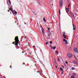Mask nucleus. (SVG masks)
<instances>
[{"mask_svg":"<svg viewBox=\"0 0 78 78\" xmlns=\"http://www.w3.org/2000/svg\"><path fill=\"white\" fill-rule=\"evenodd\" d=\"M71 78H75V77L73 76H71Z\"/></svg>","mask_w":78,"mask_h":78,"instance_id":"obj_26","label":"nucleus"},{"mask_svg":"<svg viewBox=\"0 0 78 78\" xmlns=\"http://www.w3.org/2000/svg\"><path fill=\"white\" fill-rule=\"evenodd\" d=\"M68 12L70 11V10H67V11H66V12H68Z\"/></svg>","mask_w":78,"mask_h":78,"instance_id":"obj_31","label":"nucleus"},{"mask_svg":"<svg viewBox=\"0 0 78 78\" xmlns=\"http://www.w3.org/2000/svg\"><path fill=\"white\" fill-rule=\"evenodd\" d=\"M56 68H57V66H56Z\"/></svg>","mask_w":78,"mask_h":78,"instance_id":"obj_45","label":"nucleus"},{"mask_svg":"<svg viewBox=\"0 0 78 78\" xmlns=\"http://www.w3.org/2000/svg\"><path fill=\"white\" fill-rule=\"evenodd\" d=\"M65 62H66V64H68V62H67V61H66Z\"/></svg>","mask_w":78,"mask_h":78,"instance_id":"obj_28","label":"nucleus"},{"mask_svg":"<svg viewBox=\"0 0 78 78\" xmlns=\"http://www.w3.org/2000/svg\"><path fill=\"white\" fill-rule=\"evenodd\" d=\"M58 61H60V60H61V59L59 58H58Z\"/></svg>","mask_w":78,"mask_h":78,"instance_id":"obj_21","label":"nucleus"},{"mask_svg":"<svg viewBox=\"0 0 78 78\" xmlns=\"http://www.w3.org/2000/svg\"><path fill=\"white\" fill-rule=\"evenodd\" d=\"M14 11H15V10H14Z\"/></svg>","mask_w":78,"mask_h":78,"instance_id":"obj_53","label":"nucleus"},{"mask_svg":"<svg viewBox=\"0 0 78 78\" xmlns=\"http://www.w3.org/2000/svg\"><path fill=\"white\" fill-rule=\"evenodd\" d=\"M53 46H52L51 47V49H53Z\"/></svg>","mask_w":78,"mask_h":78,"instance_id":"obj_34","label":"nucleus"},{"mask_svg":"<svg viewBox=\"0 0 78 78\" xmlns=\"http://www.w3.org/2000/svg\"><path fill=\"white\" fill-rule=\"evenodd\" d=\"M12 44H14V45H15V44H16V41H15L14 42H13Z\"/></svg>","mask_w":78,"mask_h":78,"instance_id":"obj_15","label":"nucleus"},{"mask_svg":"<svg viewBox=\"0 0 78 78\" xmlns=\"http://www.w3.org/2000/svg\"><path fill=\"white\" fill-rule=\"evenodd\" d=\"M22 53H23V52H22Z\"/></svg>","mask_w":78,"mask_h":78,"instance_id":"obj_48","label":"nucleus"},{"mask_svg":"<svg viewBox=\"0 0 78 78\" xmlns=\"http://www.w3.org/2000/svg\"><path fill=\"white\" fill-rule=\"evenodd\" d=\"M50 44H52V41H50L49 42Z\"/></svg>","mask_w":78,"mask_h":78,"instance_id":"obj_22","label":"nucleus"},{"mask_svg":"<svg viewBox=\"0 0 78 78\" xmlns=\"http://www.w3.org/2000/svg\"><path fill=\"white\" fill-rule=\"evenodd\" d=\"M51 5H53V4H52L51 5Z\"/></svg>","mask_w":78,"mask_h":78,"instance_id":"obj_47","label":"nucleus"},{"mask_svg":"<svg viewBox=\"0 0 78 78\" xmlns=\"http://www.w3.org/2000/svg\"><path fill=\"white\" fill-rule=\"evenodd\" d=\"M46 45H48V42H46Z\"/></svg>","mask_w":78,"mask_h":78,"instance_id":"obj_29","label":"nucleus"},{"mask_svg":"<svg viewBox=\"0 0 78 78\" xmlns=\"http://www.w3.org/2000/svg\"><path fill=\"white\" fill-rule=\"evenodd\" d=\"M17 25H18V23H17Z\"/></svg>","mask_w":78,"mask_h":78,"instance_id":"obj_50","label":"nucleus"},{"mask_svg":"<svg viewBox=\"0 0 78 78\" xmlns=\"http://www.w3.org/2000/svg\"><path fill=\"white\" fill-rule=\"evenodd\" d=\"M9 9V10H11V11H12V10H13V9H12V8H11L10 9Z\"/></svg>","mask_w":78,"mask_h":78,"instance_id":"obj_11","label":"nucleus"},{"mask_svg":"<svg viewBox=\"0 0 78 78\" xmlns=\"http://www.w3.org/2000/svg\"><path fill=\"white\" fill-rule=\"evenodd\" d=\"M59 5L60 7H62V5H63V1L60 0L59 1Z\"/></svg>","mask_w":78,"mask_h":78,"instance_id":"obj_2","label":"nucleus"},{"mask_svg":"<svg viewBox=\"0 0 78 78\" xmlns=\"http://www.w3.org/2000/svg\"><path fill=\"white\" fill-rule=\"evenodd\" d=\"M42 33L43 34H45V32H44V30L42 31Z\"/></svg>","mask_w":78,"mask_h":78,"instance_id":"obj_13","label":"nucleus"},{"mask_svg":"<svg viewBox=\"0 0 78 78\" xmlns=\"http://www.w3.org/2000/svg\"><path fill=\"white\" fill-rule=\"evenodd\" d=\"M62 74L63 73V72H62Z\"/></svg>","mask_w":78,"mask_h":78,"instance_id":"obj_40","label":"nucleus"},{"mask_svg":"<svg viewBox=\"0 0 78 78\" xmlns=\"http://www.w3.org/2000/svg\"><path fill=\"white\" fill-rule=\"evenodd\" d=\"M64 34H66L65 33H64Z\"/></svg>","mask_w":78,"mask_h":78,"instance_id":"obj_51","label":"nucleus"},{"mask_svg":"<svg viewBox=\"0 0 78 78\" xmlns=\"http://www.w3.org/2000/svg\"><path fill=\"white\" fill-rule=\"evenodd\" d=\"M50 47H52V46H51V44L50 45Z\"/></svg>","mask_w":78,"mask_h":78,"instance_id":"obj_33","label":"nucleus"},{"mask_svg":"<svg viewBox=\"0 0 78 78\" xmlns=\"http://www.w3.org/2000/svg\"><path fill=\"white\" fill-rule=\"evenodd\" d=\"M74 51H75V52H76V53H78V51L77 50V48H74Z\"/></svg>","mask_w":78,"mask_h":78,"instance_id":"obj_4","label":"nucleus"},{"mask_svg":"<svg viewBox=\"0 0 78 78\" xmlns=\"http://www.w3.org/2000/svg\"><path fill=\"white\" fill-rule=\"evenodd\" d=\"M26 55H27V53H26Z\"/></svg>","mask_w":78,"mask_h":78,"instance_id":"obj_49","label":"nucleus"},{"mask_svg":"<svg viewBox=\"0 0 78 78\" xmlns=\"http://www.w3.org/2000/svg\"><path fill=\"white\" fill-rule=\"evenodd\" d=\"M15 42H16V44H15V45H18V43H19V38H18V37L16 36L15 37Z\"/></svg>","mask_w":78,"mask_h":78,"instance_id":"obj_1","label":"nucleus"},{"mask_svg":"<svg viewBox=\"0 0 78 78\" xmlns=\"http://www.w3.org/2000/svg\"><path fill=\"white\" fill-rule=\"evenodd\" d=\"M63 37H65V36H66V35L64 34H63Z\"/></svg>","mask_w":78,"mask_h":78,"instance_id":"obj_27","label":"nucleus"},{"mask_svg":"<svg viewBox=\"0 0 78 78\" xmlns=\"http://www.w3.org/2000/svg\"><path fill=\"white\" fill-rule=\"evenodd\" d=\"M15 14H17V12L16 11H15Z\"/></svg>","mask_w":78,"mask_h":78,"instance_id":"obj_23","label":"nucleus"},{"mask_svg":"<svg viewBox=\"0 0 78 78\" xmlns=\"http://www.w3.org/2000/svg\"><path fill=\"white\" fill-rule=\"evenodd\" d=\"M41 30H42V31H44V29L43 28H41Z\"/></svg>","mask_w":78,"mask_h":78,"instance_id":"obj_17","label":"nucleus"},{"mask_svg":"<svg viewBox=\"0 0 78 78\" xmlns=\"http://www.w3.org/2000/svg\"><path fill=\"white\" fill-rule=\"evenodd\" d=\"M65 44H69V43H67V41H65Z\"/></svg>","mask_w":78,"mask_h":78,"instance_id":"obj_12","label":"nucleus"},{"mask_svg":"<svg viewBox=\"0 0 78 78\" xmlns=\"http://www.w3.org/2000/svg\"><path fill=\"white\" fill-rule=\"evenodd\" d=\"M56 53L57 54H58L59 53L58 52V51H56Z\"/></svg>","mask_w":78,"mask_h":78,"instance_id":"obj_25","label":"nucleus"},{"mask_svg":"<svg viewBox=\"0 0 78 78\" xmlns=\"http://www.w3.org/2000/svg\"><path fill=\"white\" fill-rule=\"evenodd\" d=\"M73 63H74V64H76V65H78V63H77V62L75 60L73 61Z\"/></svg>","mask_w":78,"mask_h":78,"instance_id":"obj_6","label":"nucleus"},{"mask_svg":"<svg viewBox=\"0 0 78 78\" xmlns=\"http://www.w3.org/2000/svg\"><path fill=\"white\" fill-rule=\"evenodd\" d=\"M73 76H76V74L75 73H73Z\"/></svg>","mask_w":78,"mask_h":78,"instance_id":"obj_14","label":"nucleus"},{"mask_svg":"<svg viewBox=\"0 0 78 78\" xmlns=\"http://www.w3.org/2000/svg\"><path fill=\"white\" fill-rule=\"evenodd\" d=\"M9 3L11 5V1H10V0H9Z\"/></svg>","mask_w":78,"mask_h":78,"instance_id":"obj_8","label":"nucleus"},{"mask_svg":"<svg viewBox=\"0 0 78 78\" xmlns=\"http://www.w3.org/2000/svg\"><path fill=\"white\" fill-rule=\"evenodd\" d=\"M56 48V47L54 46L53 48V50H55Z\"/></svg>","mask_w":78,"mask_h":78,"instance_id":"obj_20","label":"nucleus"},{"mask_svg":"<svg viewBox=\"0 0 78 78\" xmlns=\"http://www.w3.org/2000/svg\"><path fill=\"white\" fill-rule=\"evenodd\" d=\"M33 47H34V48L35 47V46L34 45V46H33Z\"/></svg>","mask_w":78,"mask_h":78,"instance_id":"obj_35","label":"nucleus"},{"mask_svg":"<svg viewBox=\"0 0 78 78\" xmlns=\"http://www.w3.org/2000/svg\"><path fill=\"white\" fill-rule=\"evenodd\" d=\"M60 70H61V71H63V69H62V68L60 67Z\"/></svg>","mask_w":78,"mask_h":78,"instance_id":"obj_10","label":"nucleus"},{"mask_svg":"<svg viewBox=\"0 0 78 78\" xmlns=\"http://www.w3.org/2000/svg\"><path fill=\"white\" fill-rule=\"evenodd\" d=\"M63 42H66V41L67 40H66V39H63Z\"/></svg>","mask_w":78,"mask_h":78,"instance_id":"obj_19","label":"nucleus"},{"mask_svg":"<svg viewBox=\"0 0 78 78\" xmlns=\"http://www.w3.org/2000/svg\"><path fill=\"white\" fill-rule=\"evenodd\" d=\"M58 11L59 12V14H61V11L60 10V9H59Z\"/></svg>","mask_w":78,"mask_h":78,"instance_id":"obj_18","label":"nucleus"},{"mask_svg":"<svg viewBox=\"0 0 78 78\" xmlns=\"http://www.w3.org/2000/svg\"><path fill=\"white\" fill-rule=\"evenodd\" d=\"M48 36H50V34H49Z\"/></svg>","mask_w":78,"mask_h":78,"instance_id":"obj_46","label":"nucleus"},{"mask_svg":"<svg viewBox=\"0 0 78 78\" xmlns=\"http://www.w3.org/2000/svg\"><path fill=\"white\" fill-rule=\"evenodd\" d=\"M66 37H66V36H65V37H64V39H66Z\"/></svg>","mask_w":78,"mask_h":78,"instance_id":"obj_30","label":"nucleus"},{"mask_svg":"<svg viewBox=\"0 0 78 78\" xmlns=\"http://www.w3.org/2000/svg\"><path fill=\"white\" fill-rule=\"evenodd\" d=\"M43 20L44 22H46V20H45V18H43Z\"/></svg>","mask_w":78,"mask_h":78,"instance_id":"obj_9","label":"nucleus"},{"mask_svg":"<svg viewBox=\"0 0 78 78\" xmlns=\"http://www.w3.org/2000/svg\"><path fill=\"white\" fill-rule=\"evenodd\" d=\"M73 30H76V27H75V25H74V24H73Z\"/></svg>","mask_w":78,"mask_h":78,"instance_id":"obj_5","label":"nucleus"},{"mask_svg":"<svg viewBox=\"0 0 78 78\" xmlns=\"http://www.w3.org/2000/svg\"><path fill=\"white\" fill-rule=\"evenodd\" d=\"M10 68H11V67H12V66H10Z\"/></svg>","mask_w":78,"mask_h":78,"instance_id":"obj_36","label":"nucleus"},{"mask_svg":"<svg viewBox=\"0 0 78 78\" xmlns=\"http://www.w3.org/2000/svg\"><path fill=\"white\" fill-rule=\"evenodd\" d=\"M30 55H32L31 53H30Z\"/></svg>","mask_w":78,"mask_h":78,"instance_id":"obj_39","label":"nucleus"},{"mask_svg":"<svg viewBox=\"0 0 78 78\" xmlns=\"http://www.w3.org/2000/svg\"><path fill=\"white\" fill-rule=\"evenodd\" d=\"M41 28H42V26H41Z\"/></svg>","mask_w":78,"mask_h":78,"instance_id":"obj_42","label":"nucleus"},{"mask_svg":"<svg viewBox=\"0 0 78 78\" xmlns=\"http://www.w3.org/2000/svg\"><path fill=\"white\" fill-rule=\"evenodd\" d=\"M62 67L63 68H64V66H62Z\"/></svg>","mask_w":78,"mask_h":78,"instance_id":"obj_32","label":"nucleus"},{"mask_svg":"<svg viewBox=\"0 0 78 78\" xmlns=\"http://www.w3.org/2000/svg\"><path fill=\"white\" fill-rule=\"evenodd\" d=\"M48 28V30H50V29L49 28Z\"/></svg>","mask_w":78,"mask_h":78,"instance_id":"obj_38","label":"nucleus"},{"mask_svg":"<svg viewBox=\"0 0 78 78\" xmlns=\"http://www.w3.org/2000/svg\"><path fill=\"white\" fill-rule=\"evenodd\" d=\"M56 63V62H55V63Z\"/></svg>","mask_w":78,"mask_h":78,"instance_id":"obj_52","label":"nucleus"},{"mask_svg":"<svg viewBox=\"0 0 78 78\" xmlns=\"http://www.w3.org/2000/svg\"><path fill=\"white\" fill-rule=\"evenodd\" d=\"M8 12H9V10H8Z\"/></svg>","mask_w":78,"mask_h":78,"instance_id":"obj_43","label":"nucleus"},{"mask_svg":"<svg viewBox=\"0 0 78 78\" xmlns=\"http://www.w3.org/2000/svg\"><path fill=\"white\" fill-rule=\"evenodd\" d=\"M66 9H67V10H69V9H70L69 8H66Z\"/></svg>","mask_w":78,"mask_h":78,"instance_id":"obj_24","label":"nucleus"},{"mask_svg":"<svg viewBox=\"0 0 78 78\" xmlns=\"http://www.w3.org/2000/svg\"><path fill=\"white\" fill-rule=\"evenodd\" d=\"M70 14H71V15L72 16H73V17H74L75 16H74L73 13H72V12H71L70 13Z\"/></svg>","mask_w":78,"mask_h":78,"instance_id":"obj_7","label":"nucleus"},{"mask_svg":"<svg viewBox=\"0 0 78 78\" xmlns=\"http://www.w3.org/2000/svg\"><path fill=\"white\" fill-rule=\"evenodd\" d=\"M71 69L73 70H74L75 69V68L74 67H72L71 68Z\"/></svg>","mask_w":78,"mask_h":78,"instance_id":"obj_16","label":"nucleus"},{"mask_svg":"<svg viewBox=\"0 0 78 78\" xmlns=\"http://www.w3.org/2000/svg\"><path fill=\"white\" fill-rule=\"evenodd\" d=\"M67 56L69 58H72L73 55L72 54H68Z\"/></svg>","mask_w":78,"mask_h":78,"instance_id":"obj_3","label":"nucleus"},{"mask_svg":"<svg viewBox=\"0 0 78 78\" xmlns=\"http://www.w3.org/2000/svg\"><path fill=\"white\" fill-rule=\"evenodd\" d=\"M38 73H39V71L37 72Z\"/></svg>","mask_w":78,"mask_h":78,"instance_id":"obj_41","label":"nucleus"},{"mask_svg":"<svg viewBox=\"0 0 78 78\" xmlns=\"http://www.w3.org/2000/svg\"><path fill=\"white\" fill-rule=\"evenodd\" d=\"M68 7H70V5H69L68 6Z\"/></svg>","mask_w":78,"mask_h":78,"instance_id":"obj_37","label":"nucleus"},{"mask_svg":"<svg viewBox=\"0 0 78 78\" xmlns=\"http://www.w3.org/2000/svg\"><path fill=\"white\" fill-rule=\"evenodd\" d=\"M24 23L25 24V25H26V23Z\"/></svg>","mask_w":78,"mask_h":78,"instance_id":"obj_44","label":"nucleus"}]
</instances>
